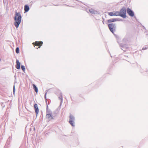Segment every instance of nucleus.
I'll return each instance as SVG.
<instances>
[{
    "instance_id": "nucleus-16",
    "label": "nucleus",
    "mask_w": 148,
    "mask_h": 148,
    "mask_svg": "<svg viewBox=\"0 0 148 148\" xmlns=\"http://www.w3.org/2000/svg\"><path fill=\"white\" fill-rule=\"evenodd\" d=\"M21 68L22 69V70L24 71H25V68L24 66L23 65H22L21 66Z\"/></svg>"
},
{
    "instance_id": "nucleus-6",
    "label": "nucleus",
    "mask_w": 148,
    "mask_h": 148,
    "mask_svg": "<svg viewBox=\"0 0 148 148\" xmlns=\"http://www.w3.org/2000/svg\"><path fill=\"white\" fill-rule=\"evenodd\" d=\"M127 12L130 16H134L133 12L130 8H128L127 9Z\"/></svg>"
},
{
    "instance_id": "nucleus-9",
    "label": "nucleus",
    "mask_w": 148,
    "mask_h": 148,
    "mask_svg": "<svg viewBox=\"0 0 148 148\" xmlns=\"http://www.w3.org/2000/svg\"><path fill=\"white\" fill-rule=\"evenodd\" d=\"M16 68L18 69H19L20 68V63L19 62L18 60H16Z\"/></svg>"
},
{
    "instance_id": "nucleus-2",
    "label": "nucleus",
    "mask_w": 148,
    "mask_h": 148,
    "mask_svg": "<svg viewBox=\"0 0 148 148\" xmlns=\"http://www.w3.org/2000/svg\"><path fill=\"white\" fill-rule=\"evenodd\" d=\"M46 117L49 121L53 119L52 116V112L49 109H47Z\"/></svg>"
},
{
    "instance_id": "nucleus-15",
    "label": "nucleus",
    "mask_w": 148,
    "mask_h": 148,
    "mask_svg": "<svg viewBox=\"0 0 148 148\" xmlns=\"http://www.w3.org/2000/svg\"><path fill=\"white\" fill-rule=\"evenodd\" d=\"M115 16H120L119 12H114Z\"/></svg>"
},
{
    "instance_id": "nucleus-11",
    "label": "nucleus",
    "mask_w": 148,
    "mask_h": 148,
    "mask_svg": "<svg viewBox=\"0 0 148 148\" xmlns=\"http://www.w3.org/2000/svg\"><path fill=\"white\" fill-rule=\"evenodd\" d=\"M89 12L90 13L92 14H97V12L94 10L92 9H90L89 10Z\"/></svg>"
},
{
    "instance_id": "nucleus-12",
    "label": "nucleus",
    "mask_w": 148,
    "mask_h": 148,
    "mask_svg": "<svg viewBox=\"0 0 148 148\" xmlns=\"http://www.w3.org/2000/svg\"><path fill=\"white\" fill-rule=\"evenodd\" d=\"M29 7L27 5H25V7H24V10H25V12H28L29 10Z\"/></svg>"
},
{
    "instance_id": "nucleus-14",
    "label": "nucleus",
    "mask_w": 148,
    "mask_h": 148,
    "mask_svg": "<svg viewBox=\"0 0 148 148\" xmlns=\"http://www.w3.org/2000/svg\"><path fill=\"white\" fill-rule=\"evenodd\" d=\"M109 15L110 16H115L114 12L109 13Z\"/></svg>"
},
{
    "instance_id": "nucleus-13",
    "label": "nucleus",
    "mask_w": 148,
    "mask_h": 148,
    "mask_svg": "<svg viewBox=\"0 0 148 148\" xmlns=\"http://www.w3.org/2000/svg\"><path fill=\"white\" fill-rule=\"evenodd\" d=\"M33 88L34 89V90H35V92H37L38 91V88H37V87H36V85L34 84H33Z\"/></svg>"
},
{
    "instance_id": "nucleus-3",
    "label": "nucleus",
    "mask_w": 148,
    "mask_h": 148,
    "mask_svg": "<svg viewBox=\"0 0 148 148\" xmlns=\"http://www.w3.org/2000/svg\"><path fill=\"white\" fill-rule=\"evenodd\" d=\"M120 16L125 18L126 16V11L125 8H123L119 12Z\"/></svg>"
},
{
    "instance_id": "nucleus-1",
    "label": "nucleus",
    "mask_w": 148,
    "mask_h": 148,
    "mask_svg": "<svg viewBox=\"0 0 148 148\" xmlns=\"http://www.w3.org/2000/svg\"><path fill=\"white\" fill-rule=\"evenodd\" d=\"M22 17L20 12H16L15 14L14 25L16 28H18L21 21Z\"/></svg>"
},
{
    "instance_id": "nucleus-19",
    "label": "nucleus",
    "mask_w": 148,
    "mask_h": 148,
    "mask_svg": "<svg viewBox=\"0 0 148 148\" xmlns=\"http://www.w3.org/2000/svg\"><path fill=\"white\" fill-rule=\"evenodd\" d=\"M143 50L145 49H144V48H143Z\"/></svg>"
},
{
    "instance_id": "nucleus-17",
    "label": "nucleus",
    "mask_w": 148,
    "mask_h": 148,
    "mask_svg": "<svg viewBox=\"0 0 148 148\" xmlns=\"http://www.w3.org/2000/svg\"><path fill=\"white\" fill-rule=\"evenodd\" d=\"M16 51L17 53H19V49L18 47H17L16 48Z\"/></svg>"
},
{
    "instance_id": "nucleus-4",
    "label": "nucleus",
    "mask_w": 148,
    "mask_h": 148,
    "mask_svg": "<svg viewBox=\"0 0 148 148\" xmlns=\"http://www.w3.org/2000/svg\"><path fill=\"white\" fill-rule=\"evenodd\" d=\"M69 118V123L72 126H75L74 123L75 119L74 116H73L71 115L70 116Z\"/></svg>"
},
{
    "instance_id": "nucleus-5",
    "label": "nucleus",
    "mask_w": 148,
    "mask_h": 148,
    "mask_svg": "<svg viewBox=\"0 0 148 148\" xmlns=\"http://www.w3.org/2000/svg\"><path fill=\"white\" fill-rule=\"evenodd\" d=\"M108 27L110 31L113 33L116 28L115 25L113 23H111L108 25Z\"/></svg>"
},
{
    "instance_id": "nucleus-7",
    "label": "nucleus",
    "mask_w": 148,
    "mask_h": 148,
    "mask_svg": "<svg viewBox=\"0 0 148 148\" xmlns=\"http://www.w3.org/2000/svg\"><path fill=\"white\" fill-rule=\"evenodd\" d=\"M34 107L35 109V111L36 113V116H37L39 112V110L37 104H35L34 105Z\"/></svg>"
},
{
    "instance_id": "nucleus-18",
    "label": "nucleus",
    "mask_w": 148,
    "mask_h": 148,
    "mask_svg": "<svg viewBox=\"0 0 148 148\" xmlns=\"http://www.w3.org/2000/svg\"><path fill=\"white\" fill-rule=\"evenodd\" d=\"M15 92V86H14L13 87V93L14 94Z\"/></svg>"
},
{
    "instance_id": "nucleus-10",
    "label": "nucleus",
    "mask_w": 148,
    "mask_h": 148,
    "mask_svg": "<svg viewBox=\"0 0 148 148\" xmlns=\"http://www.w3.org/2000/svg\"><path fill=\"white\" fill-rule=\"evenodd\" d=\"M119 20L117 18H113L109 19L108 20V22L109 23L112 22L114 21H119Z\"/></svg>"
},
{
    "instance_id": "nucleus-20",
    "label": "nucleus",
    "mask_w": 148,
    "mask_h": 148,
    "mask_svg": "<svg viewBox=\"0 0 148 148\" xmlns=\"http://www.w3.org/2000/svg\"><path fill=\"white\" fill-rule=\"evenodd\" d=\"M1 61V59H0V62Z\"/></svg>"
},
{
    "instance_id": "nucleus-8",
    "label": "nucleus",
    "mask_w": 148,
    "mask_h": 148,
    "mask_svg": "<svg viewBox=\"0 0 148 148\" xmlns=\"http://www.w3.org/2000/svg\"><path fill=\"white\" fill-rule=\"evenodd\" d=\"M43 44V42L42 41L37 42H33V44L34 45H36L38 46H41Z\"/></svg>"
}]
</instances>
